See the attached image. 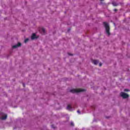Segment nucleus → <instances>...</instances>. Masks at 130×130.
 <instances>
[{
	"instance_id": "6",
	"label": "nucleus",
	"mask_w": 130,
	"mask_h": 130,
	"mask_svg": "<svg viewBox=\"0 0 130 130\" xmlns=\"http://www.w3.org/2000/svg\"><path fill=\"white\" fill-rule=\"evenodd\" d=\"M92 62L94 64H98L99 61L98 60H93Z\"/></svg>"
},
{
	"instance_id": "18",
	"label": "nucleus",
	"mask_w": 130,
	"mask_h": 130,
	"mask_svg": "<svg viewBox=\"0 0 130 130\" xmlns=\"http://www.w3.org/2000/svg\"><path fill=\"white\" fill-rule=\"evenodd\" d=\"M68 55H73V54H71V53H68Z\"/></svg>"
},
{
	"instance_id": "16",
	"label": "nucleus",
	"mask_w": 130,
	"mask_h": 130,
	"mask_svg": "<svg viewBox=\"0 0 130 130\" xmlns=\"http://www.w3.org/2000/svg\"><path fill=\"white\" fill-rule=\"evenodd\" d=\"M102 66V63H100L99 66H100V67H101Z\"/></svg>"
},
{
	"instance_id": "4",
	"label": "nucleus",
	"mask_w": 130,
	"mask_h": 130,
	"mask_svg": "<svg viewBox=\"0 0 130 130\" xmlns=\"http://www.w3.org/2000/svg\"><path fill=\"white\" fill-rule=\"evenodd\" d=\"M22 44L21 43H18L17 44L12 46V48H17V47H20Z\"/></svg>"
},
{
	"instance_id": "11",
	"label": "nucleus",
	"mask_w": 130,
	"mask_h": 130,
	"mask_svg": "<svg viewBox=\"0 0 130 130\" xmlns=\"http://www.w3.org/2000/svg\"><path fill=\"white\" fill-rule=\"evenodd\" d=\"M28 41H29V39H26L24 40V43H27V42H28Z\"/></svg>"
},
{
	"instance_id": "10",
	"label": "nucleus",
	"mask_w": 130,
	"mask_h": 130,
	"mask_svg": "<svg viewBox=\"0 0 130 130\" xmlns=\"http://www.w3.org/2000/svg\"><path fill=\"white\" fill-rule=\"evenodd\" d=\"M41 31H42V32H43V34H45V29L42 28L41 29Z\"/></svg>"
},
{
	"instance_id": "17",
	"label": "nucleus",
	"mask_w": 130,
	"mask_h": 130,
	"mask_svg": "<svg viewBox=\"0 0 130 130\" xmlns=\"http://www.w3.org/2000/svg\"><path fill=\"white\" fill-rule=\"evenodd\" d=\"M114 12H117V9H115L114 10Z\"/></svg>"
},
{
	"instance_id": "13",
	"label": "nucleus",
	"mask_w": 130,
	"mask_h": 130,
	"mask_svg": "<svg viewBox=\"0 0 130 130\" xmlns=\"http://www.w3.org/2000/svg\"><path fill=\"white\" fill-rule=\"evenodd\" d=\"M124 91H125V92H128V89H124Z\"/></svg>"
},
{
	"instance_id": "7",
	"label": "nucleus",
	"mask_w": 130,
	"mask_h": 130,
	"mask_svg": "<svg viewBox=\"0 0 130 130\" xmlns=\"http://www.w3.org/2000/svg\"><path fill=\"white\" fill-rule=\"evenodd\" d=\"M7 117H8V116L7 115H6L5 116H4L3 117H1L0 118H1V119H2L3 120H5L7 119Z\"/></svg>"
},
{
	"instance_id": "5",
	"label": "nucleus",
	"mask_w": 130,
	"mask_h": 130,
	"mask_svg": "<svg viewBox=\"0 0 130 130\" xmlns=\"http://www.w3.org/2000/svg\"><path fill=\"white\" fill-rule=\"evenodd\" d=\"M32 40H34V39H37V37H36V35L35 34H32L31 36Z\"/></svg>"
},
{
	"instance_id": "8",
	"label": "nucleus",
	"mask_w": 130,
	"mask_h": 130,
	"mask_svg": "<svg viewBox=\"0 0 130 130\" xmlns=\"http://www.w3.org/2000/svg\"><path fill=\"white\" fill-rule=\"evenodd\" d=\"M67 109L68 110H71V109H72V107L71 106V105H68V106H67Z\"/></svg>"
},
{
	"instance_id": "15",
	"label": "nucleus",
	"mask_w": 130,
	"mask_h": 130,
	"mask_svg": "<svg viewBox=\"0 0 130 130\" xmlns=\"http://www.w3.org/2000/svg\"><path fill=\"white\" fill-rule=\"evenodd\" d=\"M77 112H78V113H79V114H80V113H81V112H80V110H78Z\"/></svg>"
},
{
	"instance_id": "1",
	"label": "nucleus",
	"mask_w": 130,
	"mask_h": 130,
	"mask_svg": "<svg viewBox=\"0 0 130 130\" xmlns=\"http://www.w3.org/2000/svg\"><path fill=\"white\" fill-rule=\"evenodd\" d=\"M105 28H106V32L108 36H109L110 35V27H109V25H108V23L105 22L103 23Z\"/></svg>"
},
{
	"instance_id": "2",
	"label": "nucleus",
	"mask_w": 130,
	"mask_h": 130,
	"mask_svg": "<svg viewBox=\"0 0 130 130\" xmlns=\"http://www.w3.org/2000/svg\"><path fill=\"white\" fill-rule=\"evenodd\" d=\"M85 91H86V90L79 88L71 89L70 92H71V93H80V92H85Z\"/></svg>"
},
{
	"instance_id": "19",
	"label": "nucleus",
	"mask_w": 130,
	"mask_h": 130,
	"mask_svg": "<svg viewBox=\"0 0 130 130\" xmlns=\"http://www.w3.org/2000/svg\"><path fill=\"white\" fill-rule=\"evenodd\" d=\"M23 87H25V84H23Z\"/></svg>"
},
{
	"instance_id": "3",
	"label": "nucleus",
	"mask_w": 130,
	"mask_h": 130,
	"mask_svg": "<svg viewBox=\"0 0 130 130\" xmlns=\"http://www.w3.org/2000/svg\"><path fill=\"white\" fill-rule=\"evenodd\" d=\"M120 96L123 98V99H125L126 98H128V94L124 93V92H121Z\"/></svg>"
},
{
	"instance_id": "14",
	"label": "nucleus",
	"mask_w": 130,
	"mask_h": 130,
	"mask_svg": "<svg viewBox=\"0 0 130 130\" xmlns=\"http://www.w3.org/2000/svg\"><path fill=\"white\" fill-rule=\"evenodd\" d=\"M71 125H72V126H74V122H72L71 123Z\"/></svg>"
},
{
	"instance_id": "12",
	"label": "nucleus",
	"mask_w": 130,
	"mask_h": 130,
	"mask_svg": "<svg viewBox=\"0 0 130 130\" xmlns=\"http://www.w3.org/2000/svg\"><path fill=\"white\" fill-rule=\"evenodd\" d=\"M51 127L52 128H55V126H54V125H52Z\"/></svg>"
},
{
	"instance_id": "9",
	"label": "nucleus",
	"mask_w": 130,
	"mask_h": 130,
	"mask_svg": "<svg viewBox=\"0 0 130 130\" xmlns=\"http://www.w3.org/2000/svg\"><path fill=\"white\" fill-rule=\"evenodd\" d=\"M113 6H114V7H116L117 6H118V4H117V3H115V2H113L112 3Z\"/></svg>"
}]
</instances>
